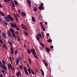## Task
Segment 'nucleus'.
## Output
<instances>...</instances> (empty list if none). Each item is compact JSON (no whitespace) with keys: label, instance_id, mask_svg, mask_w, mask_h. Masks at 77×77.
I'll list each match as a JSON object with an SVG mask.
<instances>
[{"label":"nucleus","instance_id":"nucleus-1","mask_svg":"<svg viewBox=\"0 0 77 77\" xmlns=\"http://www.w3.org/2000/svg\"><path fill=\"white\" fill-rule=\"evenodd\" d=\"M7 18H8V19H9L10 21H12L14 20V19L11 16V15H8Z\"/></svg>","mask_w":77,"mask_h":77},{"label":"nucleus","instance_id":"nucleus-2","mask_svg":"<svg viewBox=\"0 0 77 77\" xmlns=\"http://www.w3.org/2000/svg\"><path fill=\"white\" fill-rule=\"evenodd\" d=\"M10 25L12 28H15L17 26H16V23H11Z\"/></svg>","mask_w":77,"mask_h":77},{"label":"nucleus","instance_id":"nucleus-3","mask_svg":"<svg viewBox=\"0 0 77 77\" xmlns=\"http://www.w3.org/2000/svg\"><path fill=\"white\" fill-rule=\"evenodd\" d=\"M31 52L33 54H36V52H35V50L34 49H31Z\"/></svg>","mask_w":77,"mask_h":77},{"label":"nucleus","instance_id":"nucleus-4","mask_svg":"<svg viewBox=\"0 0 77 77\" xmlns=\"http://www.w3.org/2000/svg\"><path fill=\"white\" fill-rule=\"evenodd\" d=\"M1 64H2V66H1V68H3L4 69H6V66L5 65L3 66L4 65H3V63H1Z\"/></svg>","mask_w":77,"mask_h":77},{"label":"nucleus","instance_id":"nucleus-5","mask_svg":"<svg viewBox=\"0 0 77 77\" xmlns=\"http://www.w3.org/2000/svg\"><path fill=\"white\" fill-rule=\"evenodd\" d=\"M38 8L40 10H42V9H43V7L41 6V5H39L38 7Z\"/></svg>","mask_w":77,"mask_h":77},{"label":"nucleus","instance_id":"nucleus-6","mask_svg":"<svg viewBox=\"0 0 77 77\" xmlns=\"http://www.w3.org/2000/svg\"><path fill=\"white\" fill-rule=\"evenodd\" d=\"M27 2H28L29 6V7H31V1L29 0H28L27 1Z\"/></svg>","mask_w":77,"mask_h":77},{"label":"nucleus","instance_id":"nucleus-7","mask_svg":"<svg viewBox=\"0 0 77 77\" xmlns=\"http://www.w3.org/2000/svg\"><path fill=\"white\" fill-rule=\"evenodd\" d=\"M24 69L25 71V74H26L27 75H29V73H28L27 70L25 67L24 68Z\"/></svg>","mask_w":77,"mask_h":77},{"label":"nucleus","instance_id":"nucleus-8","mask_svg":"<svg viewBox=\"0 0 77 77\" xmlns=\"http://www.w3.org/2000/svg\"><path fill=\"white\" fill-rule=\"evenodd\" d=\"M45 49L46 51H47V52H48V53H49V52L50 51V49L46 47L45 48Z\"/></svg>","mask_w":77,"mask_h":77},{"label":"nucleus","instance_id":"nucleus-9","mask_svg":"<svg viewBox=\"0 0 77 77\" xmlns=\"http://www.w3.org/2000/svg\"><path fill=\"white\" fill-rule=\"evenodd\" d=\"M40 71L43 76H44V71L42 70V69H40Z\"/></svg>","mask_w":77,"mask_h":77},{"label":"nucleus","instance_id":"nucleus-10","mask_svg":"<svg viewBox=\"0 0 77 77\" xmlns=\"http://www.w3.org/2000/svg\"><path fill=\"white\" fill-rule=\"evenodd\" d=\"M25 35L26 36H28L29 35V33L26 31H24L23 32Z\"/></svg>","mask_w":77,"mask_h":77},{"label":"nucleus","instance_id":"nucleus-11","mask_svg":"<svg viewBox=\"0 0 77 77\" xmlns=\"http://www.w3.org/2000/svg\"><path fill=\"white\" fill-rule=\"evenodd\" d=\"M21 15L23 17H26V13H25L24 12H22L21 13Z\"/></svg>","mask_w":77,"mask_h":77},{"label":"nucleus","instance_id":"nucleus-12","mask_svg":"<svg viewBox=\"0 0 77 77\" xmlns=\"http://www.w3.org/2000/svg\"><path fill=\"white\" fill-rule=\"evenodd\" d=\"M5 19L7 22H9V18H8V17H5Z\"/></svg>","mask_w":77,"mask_h":77},{"label":"nucleus","instance_id":"nucleus-13","mask_svg":"<svg viewBox=\"0 0 77 77\" xmlns=\"http://www.w3.org/2000/svg\"><path fill=\"white\" fill-rule=\"evenodd\" d=\"M14 2L15 5H18V2L16 0H14Z\"/></svg>","mask_w":77,"mask_h":77},{"label":"nucleus","instance_id":"nucleus-14","mask_svg":"<svg viewBox=\"0 0 77 77\" xmlns=\"http://www.w3.org/2000/svg\"><path fill=\"white\" fill-rule=\"evenodd\" d=\"M10 31L11 33H13L15 32V31H14V30L12 28L10 29Z\"/></svg>","mask_w":77,"mask_h":77},{"label":"nucleus","instance_id":"nucleus-15","mask_svg":"<svg viewBox=\"0 0 77 77\" xmlns=\"http://www.w3.org/2000/svg\"><path fill=\"white\" fill-rule=\"evenodd\" d=\"M2 35L3 38H6V34H5V32H3L2 33Z\"/></svg>","mask_w":77,"mask_h":77},{"label":"nucleus","instance_id":"nucleus-16","mask_svg":"<svg viewBox=\"0 0 77 77\" xmlns=\"http://www.w3.org/2000/svg\"><path fill=\"white\" fill-rule=\"evenodd\" d=\"M11 5L14 8H15V4H14V2L12 1L11 2Z\"/></svg>","mask_w":77,"mask_h":77},{"label":"nucleus","instance_id":"nucleus-17","mask_svg":"<svg viewBox=\"0 0 77 77\" xmlns=\"http://www.w3.org/2000/svg\"><path fill=\"white\" fill-rule=\"evenodd\" d=\"M3 24L5 25V26H7L8 24V23L5 22L4 21H2Z\"/></svg>","mask_w":77,"mask_h":77},{"label":"nucleus","instance_id":"nucleus-18","mask_svg":"<svg viewBox=\"0 0 77 77\" xmlns=\"http://www.w3.org/2000/svg\"><path fill=\"white\" fill-rule=\"evenodd\" d=\"M0 14H1V15L2 16H4L5 14H4V13H3L2 12H1V11L0 10Z\"/></svg>","mask_w":77,"mask_h":77},{"label":"nucleus","instance_id":"nucleus-19","mask_svg":"<svg viewBox=\"0 0 77 77\" xmlns=\"http://www.w3.org/2000/svg\"><path fill=\"white\" fill-rule=\"evenodd\" d=\"M27 51L28 52V54H31V52H30V49H28L27 50Z\"/></svg>","mask_w":77,"mask_h":77},{"label":"nucleus","instance_id":"nucleus-20","mask_svg":"<svg viewBox=\"0 0 77 77\" xmlns=\"http://www.w3.org/2000/svg\"><path fill=\"white\" fill-rule=\"evenodd\" d=\"M23 29V30H27L28 29L26 26H24L22 28Z\"/></svg>","mask_w":77,"mask_h":77},{"label":"nucleus","instance_id":"nucleus-21","mask_svg":"<svg viewBox=\"0 0 77 77\" xmlns=\"http://www.w3.org/2000/svg\"><path fill=\"white\" fill-rule=\"evenodd\" d=\"M33 9V11H35V12L37 11V8L36 7H34Z\"/></svg>","mask_w":77,"mask_h":77},{"label":"nucleus","instance_id":"nucleus-22","mask_svg":"<svg viewBox=\"0 0 77 77\" xmlns=\"http://www.w3.org/2000/svg\"><path fill=\"white\" fill-rule=\"evenodd\" d=\"M28 71L29 72V74H31V72L30 71H31V69H30H30H28Z\"/></svg>","mask_w":77,"mask_h":77},{"label":"nucleus","instance_id":"nucleus-23","mask_svg":"<svg viewBox=\"0 0 77 77\" xmlns=\"http://www.w3.org/2000/svg\"><path fill=\"white\" fill-rule=\"evenodd\" d=\"M48 42L49 43H51V42H52V40L51 39H48L47 40Z\"/></svg>","mask_w":77,"mask_h":77},{"label":"nucleus","instance_id":"nucleus-24","mask_svg":"<svg viewBox=\"0 0 77 77\" xmlns=\"http://www.w3.org/2000/svg\"><path fill=\"white\" fill-rule=\"evenodd\" d=\"M32 20L33 22H35V17H32Z\"/></svg>","mask_w":77,"mask_h":77},{"label":"nucleus","instance_id":"nucleus-25","mask_svg":"<svg viewBox=\"0 0 77 77\" xmlns=\"http://www.w3.org/2000/svg\"><path fill=\"white\" fill-rule=\"evenodd\" d=\"M7 34L8 36H9V37H11V36H12V34L11 33H7Z\"/></svg>","mask_w":77,"mask_h":77},{"label":"nucleus","instance_id":"nucleus-26","mask_svg":"<svg viewBox=\"0 0 77 77\" xmlns=\"http://www.w3.org/2000/svg\"><path fill=\"white\" fill-rule=\"evenodd\" d=\"M40 44L42 46V47H44L45 46V45L42 43H40Z\"/></svg>","mask_w":77,"mask_h":77},{"label":"nucleus","instance_id":"nucleus-27","mask_svg":"<svg viewBox=\"0 0 77 77\" xmlns=\"http://www.w3.org/2000/svg\"><path fill=\"white\" fill-rule=\"evenodd\" d=\"M34 56V57H35V59H38V57H37V56H36V54H33Z\"/></svg>","mask_w":77,"mask_h":77},{"label":"nucleus","instance_id":"nucleus-28","mask_svg":"<svg viewBox=\"0 0 77 77\" xmlns=\"http://www.w3.org/2000/svg\"><path fill=\"white\" fill-rule=\"evenodd\" d=\"M17 41H18V42H20V41H21V40L20 39V38L19 37H18L17 39Z\"/></svg>","mask_w":77,"mask_h":77},{"label":"nucleus","instance_id":"nucleus-29","mask_svg":"<svg viewBox=\"0 0 77 77\" xmlns=\"http://www.w3.org/2000/svg\"><path fill=\"white\" fill-rule=\"evenodd\" d=\"M12 36H14V38H16V36H15V34H14V33H12Z\"/></svg>","mask_w":77,"mask_h":77},{"label":"nucleus","instance_id":"nucleus-30","mask_svg":"<svg viewBox=\"0 0 77 77\" xmlns=\"http://www.w3.org/2000/svg\"><path fill=\"white\" fill-rule=\"evenodd\" d=\"M5 3H7L8 2H10V0H4Z\"/></svg>","mask_w":77,"mask_h":77},{"label":"nucleus","instance_id":"nucleus-31","mask_svg":"<svg viewBox=\"0 0 77 77\" xmlns=\"http://www.w3.org/2000/svg\"><path fill=\"white\" fill-rule=\"evenodd\" d=\"M10 53L11 54H14V52H13V51H10Z\"/></svg>","mask_w":77,"mask_h":77},{"label":"nucleus","instance_id":"nucleus-32","mask_svg":"<svg viewBox=\"0 0 77 77\" xmlns=\"http://www.w3.org/2000/svg\"><path fill=\"white\" fill-rule=\"evenodd\" d=\"M2 63H3V64H2L3 65H5V61H4V60H2Z\"/></svg>","mask_w":77,"mask_h":77},{"label":"nucleus","instance_id":"nucleus-33","mask_svg":"<svg viewBox=\"0 0 77 77\" xmlns=\"http://www.w3.org/2000/svg\"><path fill=\"white\" fill-rule=\"evenodd\" d=\"M38 35H39V36L41 38H42V36L41 35V34L40 33H38Z\"/></svg>","mask_w":77,"mask_h":77},{"label":"nucleus","instance_id":"nucleus-34","mask_svg":"<svg viewBox=\"0 0 77 77\" xmlns=\"http://www.w3.org/2000/svg\"><path fill=\"white\" fill-rule=\"evenodd\" d=\"M42 34L43 38H44V32H42Z\"/></svg>","mask_w":77,"mask_h":77},{"label":"nucleus","instance_id":"nucleus-35","mask_svg":"<svg viewBox=\"0 0 77 77\" xmlns=\"http://www.w3.org/2000/svg\"><path fill=\"white\" fill-rule=\"evenodd\" d=\"M18 58H19V61H21V57H18Z\"/></svg>","mask_w":77,"mask_h":77},{"label":"nucleus","instance_id":"nucleus-36","mask_svg":"<svg viewBox=\"0 0 77 77\" xmlns=\"http://www.w3.org/2000/svg\"><path fill=\"white\" fill-rule=\"evenodd\" d=\"M42 29L44 31H45V28H44V27H43V26H42Z\"/></svg>","mask_w":77,"mask_h":77},{"label":"nucleus","instance_id":"nucleus-37","mask_svg":"<svg viewBox=\"0 0 77 77\" xmlns=\"http://www.w3.org/2000/svg\"><path fill=\"white\" fill-rule=\"evenodd\" d=\"M19 14H21V11H20V10H17Z\"/></svg>","mask_w":77,"mask_h":77},{"label":"nucleus","instance_id":"nucleus-38","mask_svg":"<svg viewBox=\"0 0 77 77\" xmlns=\"http://www.w3.org/2000/svg\"><path fill=\"white\" fill-rule=\"evenodd\" d=\"M31 71L32 74H33V75H34V74H35V73H34V72H33V70H32L31 69Z\"/></svg>","mask_w":77,"mask_h":77},{"label":"nucleus","instance_id":"nucleus-39","mask_svg":"<svg viewBox=\"0 0 77 77\" xmlns=\"http://www.w3.org/2000/svg\"><path fill=\"white\" fill-rule=\"evenodd\" d=\"M29 62L30 64H32V61H31V59H30V58H29Z\"/></svg>","mask_w":77,"mask_h":77},{"label":"nucleus","instance_id":"nucleus-40","mask_svg":"<svg viewBox=\"0 0 77 77\" xmlns=\"http://www.w3.org/2000/svg\"><path fill=\"white\" fill-rule=\"evenodd\" d=\"M15 27L16 28L17 30L19 31V28H18V27L16 26Z\"/></svg>","mask_w":77,"mask_h":77},{"label":"nucleus","instance_id":"nucleus-41","mask_svg":"<svg viewBox=\"0 0 77 77\" xmlns=\"http://www.w3.org/2000/svg\"><path fill=\"white\" fill-rule=\"evenodd\" d=\"M21 27L22 28V29L25 26L23 24H21Z\"/></svg>","mask_w":77,"mask_h":77},{"label":"nucleus","instance_id":"nucleus-42","mask_svg":"<svg viewBox=\"0 0 77 77\" xmlns=\"http://www.w3.org/2000/svg\"><path fill=\"white\" fill-rule=\"evenodd\" d=\"M15 33L17 35H18V31H16L15 32Z\"/></svg>","mask_w":77,"mask_h":77},{"label":"nucleus","instance_id":"nucleus-43","mask_svg":"<svg viewBox=\"0 0 77 77\" xmlns=\"http://www.w3.org/2000/svg\"><path fill=\"white\" fill-rule=\"evenodd\" d=\"M16 65H18V63H19V61H17L16 60Z\"/></svg>","mask_w":77,"mask_h":77},{"label":"nucleus","instance_id":"nucleus-44","mask_svg":"<svg viewBox=\"0 0 77 77\" xmlns=\"http://www.w3.org/2000/svg\"><path fill=\"white\" fill-rule=\"evenodd\" d=\"M17 53H18V51H17V50H15V54H17Z\"/></svg>","mask_w":77,"mask_h":77},{"label":"nucleus","instance_id":"nucleus-45","mask_svg":"<svg viewBox=\"0 0 77 77\" xmlns=\"http://www.w3.org/2000/svg\"><path fill=\"white\" fill-rule=\"evenodd\" d=\"M36 38H39V36L37 34L36 35Z\"/></svg>","mask_w":77,"mask_h":77},{"label":"nucleus","instance_id":"nucleus-46","mask_svg":"<svg viewBox=\"0 0 77 77\" xmlns=\"http://www.w3.org/2000/svg\"><path fill=\"white\" fill-rule=\"evenodd\" d=\"M44 64L46 66H48V64H47V63H44Z\"/></svg>","mask_w":77,"mask_h":77},{"label":"nucleus","instance_id":"nucleus-47","mask_svg":"<svg viewBox=\"0 0 77 77\" xmlns=\"http://www.w3.org/2000/svg\"><path fill=\"white\" fill-rule=\"evenodd\" d=\"M0 77H3V75L2 74H0Z\"/></svg>","mask_w":77,"mask_h":77},{"label":"nucleus","instance_id":"nucleus-48","mask_svg":"<svg viewBox=\"0 0 77 77\" xmlns=\"http://www.w3.org/2000/svg\"><path fill=\"white\" fill-rule=\"evenodd\" d=\"M3 48H5L6 47V45L5 44H4V45L2 46Z\"/></svg>","mask_w":77,"mask_h":77},{"label":"nucleus","instance_id":"nucleus-49","mask_svg":"<svg viewBox=\"0 0 77 77\" xmlns=\"http://www.w3.org/2000/svg\"><path fill=\"white\" fill-rule=\"evenodd\" d=\"M1 63H2V62L1 61H0V67H1L2 68V64H1Z\"/></svg>","mask_w":77,"mask_h":77},{"label":"nucleus","instance_id":"nucleus-50","mask_svg":"<svg viewBox=\"0 0 77 77\" xmlns=\"http://www.w3.org/2000/svg\"><path fill=\"white\" fill-rule=\"evenodd\" d=\"M8 44H9L10 46H12V43H11L10 42H9Z\"/></svg>","mask_w":77,"mask_h":77},{"label":"nucleus","instance_id":"nucleus-51","mask_svg":"<svg viewBox=\"0 0 77 77\" xmlns=\"http://www.w3.org/2000/svg\"><path fill=\"white\" fill-rule=\"evenodd\" d=\"M16 15L17 17H18L19 18H20V17L19 15H18V13L16 14Z\"/></svg>","mask_w":77,"mask_h":77},{"label":"nucleus","instance_id":"nucleus-52","mask_svg":"<svg viewBox=\"0 0 77 77\" xmlns=\"http://www.w3.org/2000/svg\"><path fill=\"white\" fill-rule=\"evenodd\" d=\"M15 17L16 19V21H18V18H17V16H15Z\"/></svg>","mask_w":77,"mask_h":77},{"label":"nucleus","instance_id":"nucleus-53","mask_svg":"<svg viewBox=\"0 0 77 77\" xmlns=\"http://www.w3.org/2000/svg\"><path fill=\"white\" fill-rule=\"evenodd\" d=\"M19 67H20V69H22V68H23V66H19Z\"/></svg>","mask_w":77,"mask_h":77},{"label":"nucleus","instance_id":"nucleus-54","mask_svg":"<svg viewBox=\"0 0 77 77\" xmlns=\"http://www.w3.org/2000/svg\"><path fill=\"white\" fill-rule=\"evenodd\" d=\"M17 73L18 74H21V72L20 71H18Z\"/></svg>","mask_w":77,"mask_h":77},{"label":"nucleus","instance_id":"nucleus-55","mask_svg":"<svg viewBox=\"0 0 77 77\" xmlns=\"http://www.w3.org/2000/svg\"><path fill=\"white\" fill-rule=\"evenodd\" d=\"M9 59L11 62L12 63V58H11V57H9Z\"/></svg>","mask_w":77,"mask_h":77},{"label":"nucleus","instance_id":"nucleus-56","mask_svg":"<svg viewBox=\"0 0 77 77\" xmlns=\"http://www.w3.org/2000/svg\"><path fill=\"white\" fill-rule=\"evenodd\" d=\"M50 48L51 49H52V48H53V46L51 45L50 47Z\"/></svg>","mask_w":77,"mask_h":77},{"label":"nucleus","instance_id":"nucleus-57","mask_svg":"<svg viewBox=\"0 0 77 77\" xmlns=\"http://www.w3.org/2000/svg\"><path fill=\"white\" fill-rule=\"evenodd\" d=\"M16 75L17 77H19V75H20V74H18V73H17L16 74Z\"/></svg>","mask_w":77,"mask_h":77},{"label":"nucleus","instance_id":"nucleus-58","mask_svg":"<svg viewBox=\"0 0 77 77\" xmlns=\"http://www.w3.org/2000/svg\"><path fill=\"white\" fill-rule=\"evenodd\" d=\"M16 60L19 61V59L18 58H16Z\"/></svg>","mask_w":77,"mask_h":77},{"label":"nucleus","instance_id":"nucleus-59","mask_svg":"<svg viewBox=\"0 0 77 77\" xmlns=\"http://www.w3.org/2000/svg\"><path fill=\"white\" fill-rule=\"evenodd\" d=\"M11 32H10V31L8 30V33H11Z\"/></svg>","mask_w":77,"mask_h":77},{"label":"nucleus","instance_id":"nucleus-60","mask_svg":"<svg viewBox=\"0 0 77 77\" xmlns=\"http://www.w3.org/2000/svg\"><path fill=\"white\" fill-rule=\"evenodd\" d=\"M5 70H2V73H4V72H5Z\"/></svg>","mask_w":77,"mask_h":77},{"label":"nucleus","instance_id":"nucleus-61","mask_svg":"<svg viewBox=\"0 0 77 77\" xmlns=\"http://www.w3.org/2000/svg\"><path fill=\"white\" fill-rule=\"evenodd\" d=\"M40 24L42 26V22H40Z\"/></svg>","mask_w":77,"mask_h":77},{"label":"nucleus","instance_id":"nucleus-62","mask_svg":"<svg viewBox=\"0 0 77 77\" xmlns=\"http://www.w3.org/2000/svg\"><path fill=\"white\" fill-rule=\"evenodd\" d=\"M43 63H45V60H43Z\"/></svg>","mask_w":77,"mask_h":77},{"label":"nucleus","instance_id":"nucleus-63","mask_svg":"<svg viewBox=\"0 0 77 77\" xmlns=\"http://www.w3.org/2000/svg\"><path fill=\"white\" fill-rule=\"evenodd\" d=\"M36 39H37L38 41H39L40 39V38H36Z\"/></svg>","mask_w":77,"mask_h":77},{"label":"nucleus","instance_id":"nucleus-64","mask_svg":"<svg viewBox=\"0 0 77 77\" xmlns=\"http://www.w3.org/2000/svg\"><path fill=\"white\" fill-rule=\"evenodd\" d=\"M24 47L25 48H26V47H27V45H26V44H25V45H24Z\"/></svg>","mask_w":77,"mask_h":77}]
</instances>
